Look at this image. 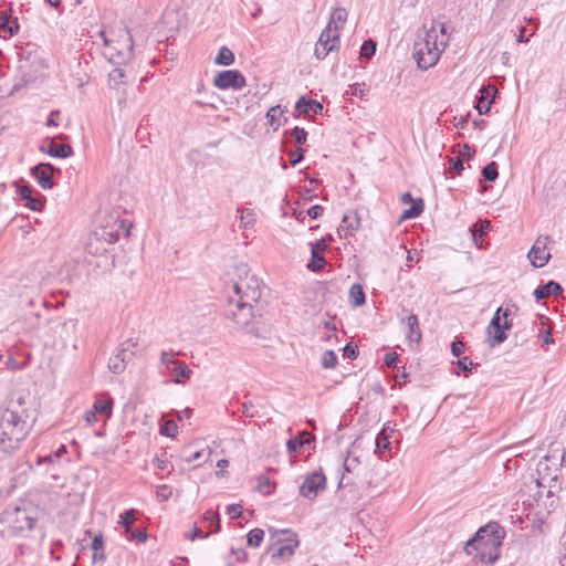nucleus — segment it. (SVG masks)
I'll return each mask as SVG.
<instances>
[{
  "label": "nucleus",
  "instance_id": "obj_59",
  "mask_svg": "<svg viewBox=\"0 0 566 566\" xmlns=\"http://www.w3.org/2000/svg\"><path fill=\"white\" fill-rule=\"evenodd\" d=\"M128 534H130V538H135V539H137L138 542H142V543L146 542V539L148 537L147 533H146V531L144 528H138V530H135V531L132 530V532H129Z\"/></svg>",
  "mask_w": 566,
  "mask_h": 566
},
{
  "label": "nucleus",
  "instance_id": "obj_1",
  "mask_svg": "<svg viewBox=\"0 0 566 566\" xmlns=\"http://www.w3.org/2000/svg\"><path fill=\"white\" fill-rule=\"evenodd\" d=\"M244 276L240 277L233 284L234 296L230 297L229 310L227 315L231 317L235 324L245 329L250 334L260 336L259 329L250 327V321L253 317V304L258 303L261 297V286L258 277L250 274L243 269Z\"/></svg>",
  "mask_w": 566,
  "mask_h": 566
},
{
  "label": "nucleus",
  "instance_id": "obj_33",
  "mask_svg": "<svg viewBox=\"0 0 566 566\" xmlns=\"http://www.w3.org/2000/svg\"><path fill=\"white\" fill-rule=\"evenodd\" d=\"M112 399H99L94 402L93 409L96 411V413L109 417L112 415Z\"/></svg>",
  "mask_w": 566,
  "mask_h": 566
},
{
  "label": "nucleus",
  "instance_id": "obj_53",
  "mask_svg": "<svg viewBox=\"0 0 566 566\" xmlns=\"http://www.w3.org/2000/svg\"><path fill=\"white\" fill-rule=\"evenodd\" d=\"M457 365L461 370L468 373L472 369L474 364L469 357H462L457 361Z\"/></svg>",
  "mask_w": 566,
  "mask_h": 566
},
{
  "label": "nucleus",
  "instance_id": "obj_49",
  "mask_svg": "<svg viewBox=\"0 0 566 566\" xmlns=\"http://www.w3.org/2000/svg\"><path fill=\"white\" fill-rule=\"evenodd\" d=\"M25 206L33 211H40L44 206V201L42 199L34 198L33 196H31L30 199L27 200Z\"/></svg>",
  "mask_w": 566,
  "mask_h": 566
},
{
  "label": "nucleus",
  "instance_id": "obj_31",
  "mask_svg": "<svg viewBox=\"0 0 566 566\" xmlns=\"http://www.w3.org/2000/svg\"><path fill=\"white\" fill-rule=\"evenodd\" d=\"M136 511L134 509L125 511L119 516L118 524L125 528V532L128 534L132 532V526L134 525L136 517H135Z\"/></svg>",
  "mask_w": 566,
  "mask_h": 566
},
{
  "label": "nucleus",
  "instance_id": "obj_37",
  "mask_svg": "<svg viewBox=\"0 0 566 566\" xmlns=\"http://www.w3.org/2000/svg\"><path fill=\"white\" fill-rule=\"evenodd\" d=\"M108 368L114 374H120L125 370V358H122V356L114 355L108 360Z\"/></svg>",
  "mask_w": 566,
  "mask_h": 566
},
{
  "label": "nucleus",
  "instance_id": "obj_47",
  "mask_svg": "<svg viewBox=\"0 0 566 566\" xmlns=\"http://www.w3.org/2000/svg\"><path fill=\"white\" fill-rule=\"evenodd\" d=\"M289 159L292 166L297 165L304 159V149L302 147H297L296 149L291 150L289 153Z\"/></svg>",
  "mask_w": 566,
  "mask_h": 566
},
{
  "label": "nucleus",
  "instance_id": "obj_60",
  "mask_svg": "<svg viewBox=\"0 0 566 566\" xmlns=\"http://www.w3.org/2000/svg\"><path fill=\"white\" fill-rule=\"evenodd\" d=\"M451 163V169L457 174L460 175L463 170V160L460 157H453L450 159Z\"/></svg>",
  "mask_w": 566,
  "mask_h": 566
},
{
  "label": "nucleus",
  "instance_id": "obj_54",
  "mask_svg": "<svg viewBox=\"0 0 566 566\" xmlns=\"http://www.w3.org/2000/svg\"><path fill=\"white\" fill-rule=\"evenodd\" d=\"M18 196L21 200H28L32 196V188L29 185H23L18 188Z\"/></svg>",
  "mask_w": 566,
  "mask_h": 566
},
{
  "label": "nucleus",
  "instance_id": "obj_50",
  "mask_svg": "<svg viewBox=\"0 0 566 566\" xmlns=\"http://www.w3.org/2000/svg\"><path fill=\"white\" fill-rule=\"evenodd\" d=\"M59 462V454H46L38 457V464H55Z\"/></svg>",
  "mask_w": 566,
  "mask_h": 566
},
{
  "label": "nucleus",
  "instance_id": "obj_63",
  "mask_svg": "<svg viewBox=\"0 0 566 566\" xmlns=\"http://www.w3.org/2000/svg\"><path fill=\"white\" fill-rule=\"evenodd\" d=\"M539 336L542 337L543 345H549V344L554 343V338H553V334H552V329L551 328H547V329L543 331L539 334Z\"/></svg>",
  "mask_w": 566,
  "mask_h": 566
},
{
  "label": "nucleus",
  "instance_id": "obj_17",
  "mask_svg": "<svg viewBox=\"0 0 566 566\" xmlns=\"http://www.w3.org/2000/svg\"><path fill=\"white\" fill-rule=\"evenodd\" d=\"M290 535L291 536L286 538L284 544H281L279 547L269 548L272 558H287L294 554L295 548L298 546V541L295 534Z\"/></svg>",
  "mask_w": 566,
  "mask_h": 566
},
{
  "label": "nucleus",
  "instance_id": "obj_61",
  "mask_svg": "<svg viewBox=\"0 0 566 566\" xmlns=\"http://www.w3.org/2000/svg\"><path fill=\"white\" fill-rule=\"evenodd\" d=\"M60 111H52L48 117L46 126H57L60 120Z\"/></svg>",
  "mask_w": 566,
  "mask_h": 566
},
{
  "label": "nucleus",
  "instance_id": "obj_55",
  "mask_svg": "<svg viewBox=\"0 0 566 566\" xmlns=\"http://www.w3.org/2000/svg\"><path fill=\"white\" fill-rule=\"evenodd\" d=\"M398 359L397 353L390 352L385 355L384 363L387 367H396Z\"/></svg>",
  "mask_w": 566,
  "mask_h": 566
},
{
  "label": "nucleus",
  "instance_id": "obj_27",
  "mask_svg": "<svg viewBox=\"0 0 566 566\" xmlns=\"http://www.w3.org/2000/svg\"><path fill=\"white\" fill-rule=\"evenodd\" d=\"M390 434L387 430V428H382L381 431L377 434L375 444H376V452H378L380 455L382 452L390 450V441H389Z\"/></svg>",
  "mask_w": 566,
  "mask_h": 566
},
{
  "label": "nucleus",
  "instance_id": "obj_18",
  "mask_svg": "<svg viewBox=\"0 0 566 566\" xmlns=\"http://www.w3.org/2000/svg\"><path fill=\"white\" fill-rule=\"evenodd\" d=\"M312 245V260L307 264V268L311 271H319L325 265V259L322 255V253L327 249V244L324 242V240H317Z\"/></svg>",
  "mask_w": 566,
  "mask_h": 566
},
{
  "label": "nucleus",
  "instance_id": "obj_46",
  "mask_svg": "<svg viewBox=\"0 0 566 566\" xmlns=\"http://www.w3.org/2000/svg\"><path fill=\"white\" fill-rule=\"evenodd\" d=\"M352 451L348 452V457L345 459L344 461V470L345 472L347 473H352L355 471V469L358 467L359 464V459L358 457H353L352 455Z\"/></svg>",
  "mask_w": 566,
  "mask_h": 566
},
{
  "label": "nucleus",
  "instance_id": "obj_51",
  "mask_svg": "<svg viewBox=\"0 0 566 566\" xmlns=\"http://www.w3.org/2000/svg\"><path fill=\"white\" fill-rule=\"evenodd\" d=\"M344 356L349 358V359H356L357 356H358V347H357V345L348 343L344 347Z\"/></svg>",
  "mask_w": 566,
  "mask_h": 566
},
{
  "label": "nucleus",
  "instance_id": "obj_64",
  "mask_svg": "<svg viewBox=\"0 0 566 566\" xmlns=\"http://www.w3.org/2000/svg\"><path fill=\"white\" fill-rule=\"evenodd\" d=\"M562 557L560 566H566V532L560 536Z\"/></svg>",
  "mask_w": 566,
  "mask_h": 566
},
{
  "label": "nucleus",
  "instance_id": "obj_10",
  "mask_svg": "<svg viewBox=\"0 0 566 566\" xmlns=\"http://www.w3.org/2000/svg\"><path fill=\"white\" fill-rule=\"evenodd\" d=\"M339 49V35L336 30L325 28L315 45L314 55L317 60H324L328 53Z\"/></svg>",
  "mask_w": 566,
  "mask_h": 566
},
{
  "label": "nucleus",
  "instance_id": "obj_25",
  "mask_svg": "<svg viewBox=\"0 0 566 566\" xmlns=\"http://www.w3.org/2000/svg\"><path fill=\"white\" fill-rule=\"evenodd\" d=\"M310 433L306 431L302 432L297 437L291 438L286 442L289 453H295L300 451L305 444L310 443Z\"/></svg>",
  "mask_w": 566,
  "mask_h": 566
},
{
  "label": "nucleus",
  "instance_id": "obj_19",
  "mask_svg": "<svg viewBox=\"0 0 566 566\" xmlns=\"http://www.w3.org/2000/svg\"><path fill=\"white\" fill-rule=\"evenodd\" d=\"M295 109L298 115L302 116H308L310 113L317 115L322 114L323 105L316 99H308L305 96H301L295 104Z\"/></svg>",
  "mask_w": 566,
  "mask_h": 566
},
{
  "label": "nucleus",
  "instance_id": "obj_9",
  "mask_svg": "<svg viewBox=\"0 0 566 566\" xmlns=\"http://www.w3.org/2000/svg\"><path fill=\"white\" fill-rule=\"evenodd\" d=\"M509 315L510 310L507 307L503 308L502 306H500L495 311L486 328L490 346L493 347L495 345H499L507 338V335L502 326V318H507Z\"/></svg>",
  "mask_w": 566,
  "mask_h": 566
},
{
  "label": "nucleus",
  "instance_id": "obj_7",
  "mask_svg": "<svg viewBox=\"0 0 566 566\" xmlns=\"http://www.w3.org/2000/svg\"><path fill=\"white\" fill-rule=\"evenodd\" d=\"M160 365L165 366L166 370L174 375L175 384H184V381L189 379L192 374V370L184 361L174 358V353L171 350L161 352Z\"/></svg>",
  "mask_w": 566,
  "mask_h": 566
},
{
  "label": "nucleus",
  "instance_id": "obj_35",
  "mask_svg": "<svg viewBox=\"0 0 566 566\" xmlns=\"http://www.w3.org/2000/svg\"><path fill=\"white\" fill-rule=\"evenodd\" d=\"M240 212V220L244 229L253 227L255 223L254 212L251 209L243 208L238 210Z\"/></svg>",
  "mask_w": 566,
  "mask_h": 566
},
{
  "label": "nucleus",
  "instance_id": "obj_20",
  "mask_svg": "<svg viewBox=\"0 0 566 566\" xmlns=\"http://www.w3.org/2000/svg\"><path fill=\"white\" fill-rule=\"evenodd\" d=\"M563 292V287L555 281H549L544 285L538 286L534 291V296L537 301L546 298L551 295H558Z\"/></svg>",
  "mask_w": 566,
  "mask_h": 566
},
{
  "label": "nucleus",
  "instance_id": "obj_62",
  "mask_svg": "<svg viewBox=\"0 0 566 566\" xmlns=\"http://www.w3.org/2000/svg\"><path fill=\"white\" fill-rule=\"evenodd\" d=\"M171 492L169 491V488L167 485H160L157 488L156 495L163 501H167L170 496Z\"/></svg>",
  "mask_w": 566,
  "mask_h": 566
},
{
  "label": "nucleus",
  "instance_id": "obj_58",
  "mask_svg": "<svg viewBox=\"0 0 566 566\" xmlns=\"http://www.w3.org/2000/svg\"><path fill=\"white\" fill-rule=\"evenodd\" d=\"M210 534H211L210 532L203 533L199 527H197L195 525L193 528H192L191 534L187 535V537L190 541H195L197 538H207Z\"/></svg>",
  "mask_w": 566,
  "mask_h": 566
},
{
  "label": "nucleus",
  "instance_id": "obj_43",
  "mask_svg": "<svg viewBox=\"0 0 566 566\" xmlns=\"http://www.w3.org/2000/svg\"><path fill=\"white\" fill-rule=\"evenodd\" d=\"M375 52H376V43L373 40L369 39L363 43V45L360 48V56L361 57L370 59L371 56H374Z\"/></svg>",
  "mask_w": 566,
  "mask_h": 566
},
{
  "label": "nucleus",
  "instance_id": "obj_44",
  "mask_svg": "<svg viewBox=\"0 0 566 566\" xmlns=\"http://www.w3.org/2000/svg\"><path fill=\"white\" fill-rule=\"evenodd\" d=\"M258 490L264 495H270L273 492V483L269 478L261 475L259 478Z\"/></svg>",
  "mask_w": 566,
  "mask_h": 566
},
{
  "label": "nucleus",
  "instance_id": "obj_36",
  "mask_svg": "<svg viewBox=\"0 0 566 566\" xmlns=\"http://www.w3.org/2000/svg\"><path fill=\"white\" fill-rule=\"evenodd\" d=\"M203 521L209 524V526H216L210 531V533H218L220 531V517L219 514L212 510H208L203 514Z\"/></svg>",
  "mask_w": 566,
  "mask_h": 566
},
{
  "label": "nucleus",
  "instance_id": "obj_11",
  "mask_svg": "<svg viewBox=\"0 0 566 566\" xmlns=\"http://www.w3.org/2000/svg\"><path fill=\"white\" fill-rule=\"evenodd\" d=\"M549 235H539L532 245L527 258L534 268H543L548 263L552 255L548 250Z\"/></svg>",
  "mask_w": 566,
  "mask_h": 566
},
{
  "label": "nucleus",
  "instance_id": "obj_14",
  "mask_svg": "<svg viewBox=\"0 0 566 566\" xmlns=\"http://www.w3.org/2000/svg\"><path fill=\"white\" fill-rule=\"evenodd\" d=\"M360 228V218L355 210L347 211L338 227V234L342 238L352 237Z\"/></svg>",
  "mask_w": 566,
  "mask_h": 566
},
{
  "label": "nucleus",
  "instance_id": "obj_26",
  "mask_svg": "<svg viewBox=\"0 0 566 566\" xmlns=\"http://www.w3.org/2000/svg\"><path fill=\"white\" fill-rule=\"evenodd\" d=\"M349 302L353 306H361L365 304V293L363 286L358 283H355L350 286L348 293Z\"/></svg>",
  "mask_w": 566,
  "mask_h": 566
},
{
  "label": "nucleus",
  "instance_id": "obj_16",
  "mask_svg": "<svg viewBox=\"0 0 566 566\" xmlns=\"http://www.w3.org/2000/svg\"><path fill=\"white\" fill-rule=\"evenodd\" d=\"M53 170L54 168L51 164L41 163L31 169V174L43 189H51L53 187Z\"/></svg>",
  "mask_w": 566,
  "mask_h": 566
},
{
  "label": "nucleus",
  "instance_id": "obj_57",
  "mask_svg": "<svg viewBox=\"0 0 566 566\" xmlns=\"http://www.w3.org/2000/svg\"><path fill=\"white\" fill-rule=\"evenodd\" d=\"M324 212V208L319 205L312 206L310 209L306 210V214L312 219H317L321 217Z\"/></svg>",
  "mask_w": 566,
  "mask_h": 566
},
{
  "label": "nucleus",
  "instance_id": "obj_12",
  "mask_svg": "<svg viewBox=\"0 0 566 566\" xmlns=\"http://www.w3.org/2000/svg\"><path fill=\"white\" fill-rule=\"evenodd\" d=\"M326 488V478L322 471L307 474L300 486V494L308 500H314Z\"/></svg>",
  "mask_w": 566,
  "mask_h": 566
},
{
  "label": "nucleus",
  "instance_id": "obj_29",
  "mask_svg": "<svg viewBox=\"0 0 566 566\" xmlns=\"http://www.w3.org/2000/svg\"><path fill=\"white\" fill-rule=\"evenodd\" d=\"M423 211V200L421 198L416 199L411 202V207L405 210L401 214V219H413L421 214Z\"/></svg>",
  "mask_w": 566,
  "mask_h": 566
},
{
  "label": "nucleus",
  "instance_id": "obj_45",
  "mask_svg": "<svg viewBox=\"0 0 566 566\" xmlns=\"http://www.w3.org/2000/svg\"><path fill=\"white\" fill-rule=\"evenodd\" d=\"M291 137L294 139L295 144L303 145L306 142L307 133L304 128H301L298 126L294 127L291 130Z\"/></svg>",
  "mask_w": 566,
  "mask_h": 566
},
{
  "label": "nucleus",
  "instance_id": "obj_32",
  "mask_svg": "<svg viewBox=\"0 0 566 566\" xmlns=\"http://www.w3.org/2000/svg\"><path fill=\"white\" fill-rule=\"evenodd\" d=\"M283 114L280 105H275L270 107L265 117L268 119V124L273 127L274 130L279 129L280 124L276 123L277 118Z\"/></svg>",
  "mask_w": 566,
  "mask_h": 566
},
{
  "label": "nucleus",
  "instance_id": "obj_3",
  "mask_svg": "<svg viewBox=\"0 0 566 566\" xmlns=\"http://www.w3.org/2000/svg\"><path fill=\"white\" fill-rule=\"evenodd\" d=\"M449 35L447 25L441 22H433L432 25L423 32V36L413 45V57L421 70H428L436 65L440 59L441 52L447 48Z\"/></svg>",
  "mask_w": 566,
  "mask_h": 566
},
{
  "label": "nucleus",
  "instance_id": "obj_41",
  "mask_svg": "<svg viewBox=\"0 0 566 566\" xmlns=\"http://www.w3.org/2000/svg\"><path fill=\"white\" fill-rule=\"evenodd\" d=\"M337 365V356L334 350H326L322 355V366L324 368H334Z\"/></svg>",
  "mask_w": 566,
  "mask_h": 566
},
{
  "label": "nucleus",
  "instance_id": "obj_39",
  "mask_svg": "<svg viewBox=\"0 0 566 566\" xmlns=\"http://www.w3.org/2000/svg\"><path fill=\"white\" fill-rule=\"evenodd\" d=\"M0 29L10 35H14L19 30V25L15 22H11L6 14H2L0 15Z\"/></svg>",
  "mask_w": 566,
  "mask_h": 566
},
{
  "label": "nucleus",
  "instance_id": "obj_28",
  "mask_svg": "<svg viewBox=\"0 0 566 566\" xmlns=\"http://www.w3.org/2000/svg\"><path fill=\"white\" fill-rule=\"evenodd\" d=\"M490 92L489 88L483 87L480 91V96L476 97V109L480 114H486L490 111L492 101L489 98Z\"/></svg>",
  "mask_w": 566,
  "mask_h": 566
},
{
  "label": "nucleus",
  "instance_id": "obj_8",
  "mask_svg": "<svg viewBox=\"0 0 566 566\" xmlns=\"http://www.w3.org/2000/svg\"><path fill=\"white\" fill-rule=\"evenodd\" d=\"M98 35L102 38L105 46L116 52V55L119 60L125 61L132 57L133 39L129 31L126 28L124 29V36L122 40L115 41L108 38L105 31H101Z\"/></svg>",
  "mask_w": 566,
  "mask_h": 566
},
{
  "label": "nucleus",
  "instance_id": "obj_13",
  "mask_svg": "<svg viewBox=\"0 0 566 566\" xmlns=\"http://www.w3.org/2000/svg\"><path fill=\"white\" fill-rule=\"evenodd\" d=\"M213 84L220 90H241L245 85V77L237 70L221 71L216 74Z\"/></svg>",
  "mask_w": 566,
  "mask_h": 566
},
{
  "label": "nucleus",
  "instance_id": "obj_34",
  "mask_svg": "<svg viewBox=\"0 0 566 566\" xmlns=\"http://www.w3.org/2000/svg\"><path fill=\"white\" fill-rule=\"evenodd\" d=\"M248 545L251 547H259L264 537V531L261 528H253L248 533Z\"/></svg>",
  "mask_w": 566,
  "mask_h": 566
},
{
  "label": "nucleus",
  "instance_id": "obj_56",
  "mask_svg": "<svg viewBox=\"0 0 566 566\" xmlns=\"http://www.w3.org/2000/svg\"><path fill=\"white\" fill-rule=\"evenodd\" d=\"M228 514L230 518L234 520L242 515V506L240 504H231L228 506Z\"/></svg>",
  "mask_w": 566,
  "mask_h": 566
},
{
  "label": "nucleus",
  "instance_id": "obj_2",
  "mask_svg": "<svg viewBox=\"0 0 566 566\" xmlns=\"http://www.w3.org/2000/svg\"><path fill=\"white\" fill-rule=\"evenodd\" d=\"M21 399L11 402L0 415V459H6L15 452L28 436V424L24 410H21Z\"/></svg>",
  "mask_w": 566,
  "mask_h": 566
},
{
  "label": "nucleus",
  "instance_id": "obj_15",
  "mask_svg": "<svg viewBox=\"0 0 566 566\" xmlns=\"http://www.w3.org/2000/svg\"><path fill=\"white\" fill-rule=\"evenodd\" d=\"M537 474L538 478L536 480L538 488H548V494L552 492L551 489L555 488L557 482V469H554L553 472H551V469L547 464V462H539L537 465Z\"/></svg>",
  "mask_w": 566,
  "mask_h": 566
},
{
  "label": "nucleus",
  "instance_id": "obj_52",
  "mask_svg": "<svg viewBox=\"0 0 566 566\" xmlns=\"http://www.w3.org/2000/svg\"><path fill=\"white\" fill-rule=\"evenodd\" d=\"M464 344L461 340H453L451 343V353L455 357H460L464 353Z\"/></svg>",
  "mask_w": 566,
  "mask_h": 566
},
{
  "label": "nucleus",
  "instance_id": "obj_40",
  "mask_svg": "<svg viewBox=\"0 0 566 566\" xmlns=\"http://www.w3.org/2000/svg\"><path fill=\"white\" fill-rule=\"evenodd\" d=\"M482 176L488 181H494L499 176L496 163L491 161L490 164L484 166L482 169Z\"/></svg>",
  "mask_w": 566,
  "mask_h": 566
},
{
  "label": "nucleus",
  "instance_id": "obj_42",
  "mask_svg": "<svg viewBox=\"0 0 566 566\" xmlns=\"http://www.w3.org/2000/svg\"><path fill=\"white\" fill-rule=\"evenodd\" d=\"M178 433V427L174 420H167L160 428V434L167 437H176Z\"/></svg>",
  "mask_w": 566,
  "mask_h": 566
},
{
  "label": "nucleus",
  "instance_id": "obj_48",
  "mask_svg": "<svg viewBox=\"0 0 566 566\" xmlns=\"http://www.w3.org/2000/svg\"><path fill=\"white\" fill-rule=\"evenodd\" d=\"M103 536L99 534V535H96L93 541H92V549H93V562L96 563L97 562V552L99 551H103Z\"/></svg>",
  "mask_w": 566,
  "mask_h": 566
},
{
  "label": "nucleus",
  "instance_id": "obj_24",
  "mask_svg": "<svg viewBox=\"0 0 566 566\" xmlns=\"http://www.w3.org/2000/svg\"><path fill=\"white\" fill-rule=\"evenodd\" d=\"M46 153L52 157L67 158L73 154V150L69 144H55L54 142H51Z\"/></svg>",
  "mask_w": 566,
  "mask_h": 566
},
{
  "label": "nucleus",
  "instance_id": "obj_5",
  "mask_svg": "<svg viewBox=\"0 0 566 566\" xmlns=\"http://www.w3.org/2000/svg\"><path fill=\"white\" fill-rule=\"evenodd\" d=\"M128 234L129 228L125 220L111 216L94 231L87 243V251L91 254H102L107 251L109 245L117 242L122 235L127 237Z\"/></svg>",
  "mask_w": 566,
  "mask_h": 566
},
{
  "label": "nucleus",
  "instance_id": "obj_38",
  "mask_svg": "<svg viewBox=\"0 0 566 566\" xmlns=\"http://www.w3.org/2000/svg\"><path fill=\"white\" fill-rule=\"evenodd\" d=\"M135 347H136V343H134L132 339H128L122 344V348L117 353V356H122V358H125V364H126L134 356Z\"/></svg>",
  "mask_w": 566,
  "mask_h": 566
},
{
  "label": "nucleus",
  "instance_id": "obj_23",
  "mask_svg": "<svg viewBox=\"0 0 566 566\" xmlns=\"http://www.w3.org/2000/svg\"><path fill=\"white\" fill-rule=\"evenodd\" d=\"M406 323H407V326H408L407 337H408L409 342L410 343L419 344L420 340H421L422 335H421V331H420V327H419V322H418L417 315L410 314L406 318Z\"/></svg>",
  "mask_w": 566,
  "mask_h": 566
},
{
  "label": "nucleus",
  "instance_id": "obj_6",
  "mask_svg": "<svg viewBox=\"0 0 566 566\" xmlns=\"http://www.w3.org/2000/svg\"><path fill=\"white\" fill-rule=\"evenodd\" d=\"M8 533L15 537H30L36 525V517L27 509L15 507L7 513Z\"/></svg>",
  "mask_w": 566,
  "mask_h": 566
},
{
  "label": "nucleus",
  "instance_id": "obj_30",
  "mask_svg": "<svg viewBox=\"0 0 566 566\" xmlns=\"http://www.w3.org/2000/svg\"><path fill=\"white\" fill-rule=\"evenodd\" d=\"M233 61L234 54L227 46H222L214 59V63L218 65H231Z\"/></svg>",
  "mask_w": 566,
  "mask_h": 566
},
{
  "label": "nucleus",
  "instance_id": "obj_21",
  "mask_svg": "<svg viewBox=\"0 0 566 566\" xmlns=\"http://www.w3.org/2000/svg\"><path fill=\"white\" fill-rule=\"evenodd\" d=\"M346 20H347V11L344 8H336L333 10L326 28L336 30V34L339 35V32L343 29Z\"/></svg>",
  "mask_w": 566,
  "mask_h": 566
},
{
  "label": "nucleus",
  "instance_id": "obj_4",
  "mask_svg": "<svg viewBox=\"0 0 566 566\" xmlns=\"http://www.w3.org/2000/svg\"><path fill=\"white\" fill-rule=\"evenodd\" d=\"M505 532L497 523H489L481 527L475 536L465 545V552L480 558L485 566H491L499 557Z\"/></svg>",
  "mask_w": 566,
  "mask_h": 566
},
{
  "label": "nucleus",
  "instance_id": "obj_22",
  "mask_svg": "<svg viewBox=\"0 0 566 566\" xmlns=\"http://www.w3.org/2000/svg\"><path fill=\"white\" fill-rule=\"evenodd\" d=\"M489 228L490 221L488 220L480 221L470 228L472 241L478 249L482 248V238L486 234Z\"/></svg>",
  "mask_w": 566,
  "mask_h": 566
}]
</instances>
